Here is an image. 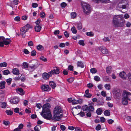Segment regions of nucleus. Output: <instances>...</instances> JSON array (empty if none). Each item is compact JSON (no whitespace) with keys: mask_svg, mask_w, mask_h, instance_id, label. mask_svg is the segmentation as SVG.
I'll list each match as a JSON object with an SVG mask.
<instances>
[{"mask_svg":"<svg viewBox=\"0 0 131 131\" xmlns=\"http://www.w3.org/2000/svg\"><path fill=\"white\" fill-rule=\"evenodd\" d=\"M77 115H79L81 117H83L85 115V113L84 112H81L80 113L77 114Z\"/></svg>","mask_w":131,"mask_h":131,"instance_id":"nucleus-51","label":"nucleus"},{"mask_svg":"<svg viewBox=\"0 0 131 131\" xmlns=\"http://www.w3.org/2000/svg\"><path fill=\"white\" fill-rule=\"evenodd\" d=\"M77 28H78V29L79 30H81L82 29V24L81 23H79L78 24V26H77Z\"/></svg>","mask_w":131,"mask_h":131,"instance_id":"nucleus-46","label":"nucleus"},{"mask_svg":"<svg viewBox=\"0 0 131 131\" xmlns=\"http://www.w3.org/2000/svg\"><path fill=\"white\" fill-rule=\"evenodd\" d=\"M2 72L3 74L5 75H7L10 73V72L8 70L3 71Z\"/></svg>","mask_w":131,"mask_h":131,"instance_id":"nucleus-40","label":"nucleus"},{"mask_svg":"<svg viewBox=\"0 0 131 131\" xmlns=\"http://www.w3.org/2000/svg\"><path fill=\"white\" fill-rule=\"evenodd\" d=\"M23 66L24 68H27L29 67L27 63L25 62H24L23 63Z\"/></svg>","mask_w":131,"mask_h":131,"instance_id":"nucleus-42","label":"nucleus"},{"mask_svg":"<svg viewBox=\"0 0 131 131\" xmlns=\"http://www.w3.org/2000/svg\"><path fill=\"white\" fill-rule=\"evenodd\" d=\"M3 123L5 125L7 126L9 125L10 122L8 121H3Z\"/></svg>","mask_w":131,"mask_h":131,"instance_id":"nucleus-53","label":"nucleus"},{"mask_svg":"<svg viewBox=\"0 0 131 131\" xmlns=\"http://www.w3.org/2000/svg\"><path fill=\"white\" fill-rule=\"evenodd\" d=\"M112 70V67L111 66L108 67L106 68V71L107 73H110Z\"/></svg>","mask_w":131,"mask_h":131,"instance_id":"nucleus-28","label":"nucleus"},{"mask_svg":"<svg viewBox=\"0 0 131 131\" xmlns=\"http://www.w3.org/2000/svg\"><path fill=\"white\" fill-rule=\"evenodd\" d=\"M126 26L128 27H129L131 25V23L129 21H127L126 24Z\"/></svg>","mask_w":131,"mask_h":131,"instance_id":"nucleus-60","label":"nucleus"},{"mask_svg":"<svg viewBox=\"0 0 131 131\" xmlns=\"http://www.w3.org/2000/svg\"><path fill=\"white\" fill-rule=\"evenodd\" d=\"M74 79V78L71 77L67 79V81L69 83H71L73 81Z\"/></svg>","mask_w":131,"mask_h":131,"instance_id":"nucleus-47","label":"nucleus"},{"mask_svg":"<svg viewBox=\"0 0 131 131\" xmlns=\"http://www.w3.org/2000/svg\"><path fill=\"white\" fill-rule=\"evenodd\" d=\"M89 106L87 105H85L82 107V110L84 111H88Z\"/></svg>","mask_w":131,"mask_h":131,"instance_id":"nucleus-31","label":"nucleus"},{"mask_svg":"<svg viewBox=\"0 0 131 131\" xmlns=\"http://www.w3.org/2000/svg\"><path fill=\"white\" fill-rule=\"evenodd\" d=\"M77 65L78 66L80 67L81 68H83L84 67L83 63L81 61H78L77 63Z\"/></svg>","mask_w":131,"mask_h":131,"instance_id":"nucleus-27","label":"nucleus"},{"mask_svg":"<svg viewBox=\"0 0 131 131\" xmlns=\"http://www.w3.org/2000/svg\"><path fill=\"white\" fill-rule=\"evenodd\" d=\"M103 41L105 42H106L107 41H110V40L109 39V38L108 37H105L103 39Z\"/></svg>","mask_w":131,"mask_h":131,"instance_id":"nucleus-54","label":"nucleus"},{"mask_svg":"<svg viewBox=\"0 0 131 131\" xmlns=\"http://www.w3.org/2000/svg\"><path fill=\"white\" fill-rule=\"evenodd\" d=\"M130 94L131 93L130 92H127L125 90L124 91L123 93V97L128 99V95H130Z\"/></svg>","mask_w":131,"mask_h":131,"instance_id":"nucleus-13","label":"nucleus"},{"mask_svg":"<svg viewBox=\"0 0 131 131\" xmlns=\"http://www.w3.org/2000/svg\"><path fill=\"white\" fill-rule=\"evenodd\" d=\"M71 18L72 19L75 18L77 16V14L75 12H72L71 13Z\"/></svg>","mask_w":131,"mask_h":131,"instance_id":"nucleus-35","label":"nucleus"},{"mask_svg":"<svg viewBox=\"0 0 131 131\" xmlns=\"http://www.w3.org/2000/svg\"><path fill=\"white\" fill-rule=\"evenodd\" d=\"M104 87L107 90H109L111 89V86L110 84H105Z\"/></svg>","mask_w":131,"mask_h":131,"instance_id":"nucleus-44","label":"nucleus"},{"mask_svg":"<svg viewBox=\"0 0 131 131\" xmlns=\"http://www.w3.org/2000/svg\"><path fill=\"white\" fill-rule=\"evenodd\" d=\"M7 66V63L5 62L1 63H0V67H6Z\"/></svg>","mask_w":131,"mask_h":131,"instance_id":"nucleus-37","label":"nucleus"},{"mask_svg":"<svg viewBox=\"0 0 131 131\" xmlns=\"http://www.w3.org/2000/svg\"><path fill=\"white\" fill-rule=\"evenodd\" d=\"M78 43L80 45L84 46L85 45L84 41L83 40H80L79 41Z\"/></svg>","mask_w":131,"mask_h":131,"instance_id":"nucleus-49","label":"nucleus"},{"mask_svg":"<svg viewBox=\"0 0 131 131\" xmlns=\"http://www.w3.org/2000/svg\"><path fill=\"white\" fill-rule=\"evenodd\" d=\"M100 122L101 123H104L105 121V119L103 117H102L100 118Z\"/></svg>","mask_w":131,"mask_h":131,"instance_id":"nucleus-58","label":"nucleus"},{"mask_svg":"<svg viewBox=\"0 0 131 131\" xmlns=\"http://www.w3.org/2000/svg\"><path fill=\"white\" fill-rule=\"evenodd\" d=\"M40 59L44 62H46L47 61L46 58L44 57L43 56H41L40 57Z\"/></svg>","mask_w":131,"mask_h":131,"instance_id":"nucleus-50","label":"nucleus"},{"mask_svg":"<svg viewBox=\"0 0 131 131\" xmlns=\"http://www.w3.org/2000/svg\"><path fill=\"white\" fill-rule=\"evenodd\" d=\"M41 126L37 125L35 126L34 128L35 131H39V130L41 129Z\"/></svg>","mask_w":131,"mask_h":131,"instance_id":"nucleus-34","label":"nucleus"},{"mask_svg":"<svg viewBox=\"0 0 131 131\" xmlns=\"http://www.w3.org/2000/svg\"><path fill=\"white\" fill-rule=\"evenodd\" d=\"M68 69L71 71H73V67L71 65L69 66L68 67Z\"/></svg>","mask_w":131,"mask_h":131,"instance_id":"nucleus-56","label":"nucleus"},{"mask_svg":"<svg viewBox=\"0 0 131 131\" xmlns=\"http://www.w3.org/2000/svg\"><path fill=\"white\" fill-rule=\"evenodd\" d=\"M6 82L4 81H3L1 82L0 83V89H3L5 88V83Z\"/></svg>","mask_w":131,"mask_h":131,"instance_id":"nucleus-25","label":"nucleus"},{"mask_svg":"<svg viewBox=\"0 0 131 131\" xmlns=\"http://www.w3.org/2000/svg\"><path fill=\"white\" fill-rule=\"evenodd\" d=\"M90 72L92 73H95L97 72V70L95 68H92L90 69Z\"/></svg>","mask_w":131,"mask_h":131,"instance_id":"nucleus-38","label":"nucleus"},{"mask_svg":"<svg viewBox=\"0 0 131 131\" xmlns=\"http://www.w3.org/2000/svg\"><path fill=\"white\" fill-rule=\"evenodd\" d=\"M17 92L21 95H23L24 94L23 90L21 88H19L16 89Z\"/></svg>","mask_w":131,"mask_h":131,"instance_id":"nucleus-18","label":"nucleus"},{"mask_svg":"<svg viewBox=\"0 0 131 131\" xmlns=\"http://www.w3.org/2000/svg\"><path fill=\"white\" fill-rule=\"evenodd\" d=\"M71 30L73 34H76L77 33V31L76 29L75 28L74 26L72 27L71 29Z\"/></svg>","mask_w":131,"mask_h":131,"instance_id":"nucleus-36","label":"nucleus"},{"mask_svg":"<svg viewBox=\"0 0 131 131\" xmlns=\"http://www.w3.org/2000/svg\"><path fill=\"white\" fill-rule=\"evenodd\" d=\"M129 17V16L128 14H125L124 16V18L125 19H128Z\"/></svg>","mask_w":131,"mask_h":131,"instance_id":"nucleus-64","label":"nucleus"},{"mask_svg":"<svg viewBox=\"0 0 131 131\" xmlns=\"http://www.w3.org/2000/svg\"><path fill=\"white\" fill-rule=\"evenodd\" d=\"M67 4L65 2H63L61 4V6L62 7H65L66 6Z\"/></svg>","mask_w":131,"mask_h":131,"instance_id":"nucleus-62","label":"nucleus"},{"mask_svg":"<svg viewBox=\"0 0 131 131\" xmlns=\"http://www.w3.org/2000/svg\"><path fill=\"white\" fill-rule=\"evenodd\" d=\"M7 105V103L5 102H3L1 104V106L3 108H6V107Z\"/></svg>","mask_w":131,"mask_h":131,"instance_id":"nucleus-30","label":"nucleus"},{"mask_svg":"<svg viewBox=\"0 0 131 131\" xmlns=\"http://www.w3.org/2000/svg\"><path fill=\"white\" fill-rule=\"evenodd\" d=\"M121 92L119 90H117L114 91L113 94L115 95L116 97L119 98L121 96Z\"/></svg>","mask_w":131,"mask_h":131,"instance_id":"nucleus-12","label":"nucleus"},{"mask_svg":"<svg viewBox=\"0 0 131 131\" xmlns=\"http://www.w3.org/2000/svg\"><path fill=\"white\" fill-rule=\"evenodd\" d=\"M12 79L11 78H9L6 80V82L8 84H10L11 83Z\"/></svg>","mask_w":131,"mask_h":131,"instance_id":"nucleus-63","label":"nucleus"},{"mask_svg":"<svg viewBox=\"0 0 131 131\" xmlns=\"http://www.w3.org/2000/svg\"><path fill=\"white\" fill-rule=\"evenodd\" d=\"M40 15V17L42 18H44L45 17V13L43 12H41Z\"/></svg>","mask_w":131,"mask_h":131,"instance_id":"nucleus-48","label":"nucleus"},{"mask_svg":"<svg viewBox=\"0 0 131 131\" xmlns=\"http://www.w3.org/2000/svg\"><path fill=\"white\" fill-rule=\"evenodd\" d=\"M104 114L106 116H110V112L109 110H106L104 112Z\"/></svg>","mask_w":131,"mask_h":131,"instance_id":"nucleus-39","label":"nucleus"},{"mask_svg":"<svg viewBox=\"0 0 131 131\" xmlns=\"http://www.w3.org/2000/svg\"><path fill=\"white\" fill-rule=\"evenodd\" d=\"M41 89L43 91H49L51 89V88L49 87V86L46 84L42 85Z\"/></svg>","mask_w":131,"mask_h":131,"instance_id":"nucleus-10","label":"nucleus"},{"mask_svg":"<svg viewBox=\"0 0 131 131\" xmlns=\"http://www.w3.org/2000/svg\"><path fill=\"white\" fill-rule=\"evenodd\" d=\"M81 4L84 13L87 15L89 14L92 10L90 5L84 2H82Z\"/></svg>","mask_w":131,"mask_h":131,"instance_id":"nucleus-6","label":"nucleus"},{"mask_svg":"<svg viewBox=\"0 0 131 131\" xmlns=\"http://www.w3.org/2000/svg\"><path fill=\"white\" fill-rule=\"evenodd\" d=\"M50 106V104L49 103L44 104L42 106V111L41 114L45 118L48 120L51 119L52 120V117L49 108Z\"/></svg>","mask_w":131,"mask_h":131,"instance_id":"nucleus-1","label":"nucleus"},{"mask_svg":"<svg viewBox=\"0 0 131 131\" xmlns=\"http://www.w3.org/2000/svg\"><path fill=\"white\" fill-rule=\"evenodd\" d=\"M37 48L38 50H42L44 49V47L42 45H39L37 46Z\"/></svg>","mask_w":131,"mask_h":131,"instance_id":"nucleus-32","label":"nucleus"},{"mask_svg":"<svg viewBox=\"0 0 131 131\" xmlns=\"http://www.w3.org/2000/svg\"><path fill=\"white\" fill-rule=\"evenodd\" d=\"M49 84L50 86L53 89H54L56 86V84L53 81H50L49 82Z\"/></svg>","mask_w":131,"mask_h":131,"instance_id":"nucleus-26","label":"nucleus"},{"mask_svg":"<svg viewBox=\"0 0 131 131\" xmlns=\"http://www.w3.org/2000/svg\"><path fill=\"white\" fill-rule=\"evenodd\" d=\"M41 27L40 25H36L35 27V31L37 32H39L41 30Z\"/></svg>","mask_w":131,"mask_h":131,"instance_id":"nucleus-21","label":"nucleus"},{"mask_svg":"<svg viewBox=\"0 0 131 131\" xmlns=\"http://www.w3.org/2000/svg\"><path fill=\"white\" fill-rule=\"evenodd\" d=\"M19 99L17 97H15L12 99L10 100V102L11 103L14 104H17L19 102Z\"/></svg>","mask_w":131,"mask_h":131,"instance_id":"nucleus-11","label":"nucleus"},{"mask_svg":"<svg viewBox=\"0 0 131 131\" xmlns=\"http://www.w3.org/2000/svg\"><path fill=\"white\" fill-rule=\"evenodd\" d=\"M101 125L100 124H98L96 127L95 129L97 130H99L101 129Z\"/></svg>","mask_w":131,"mask_h":131,"instance_id":"nucleus-55","label":"nucleus"},{"mask_svg":"<svg viewBox=\"0 0 131 131\" xmlns=\"http://www.w3.org/2000/svg\"><path fill=\"white\" fill-rule=\"evenodd\" d=\"M128 6V4L127 0H119L117 7L118 9L122 10L123 9L126 10V8ZM125 11L124 12L122 11V12L124 13L126 12Z\"/></svg>","mask_w":131,"mask_h":131,"instance_id":"nucleus-5","label":"nucleus"},{"mask_svg":"<svg viewBox=\"0 0 131 131\" xmlns=\"http://www.w3.org/2000/svg\"><path fill=\"white\" fill-rule=\"evenodd\" d=\"M98 48L101 51L102 53L104 54H107L108 53V50L105 47L100 46L98 47Z\"/></svg>","mask_w":131,"mask_h":131,"instance_id":"nucleus-9","label":"nucleus"},{"mask_svg":"<svg viewBox=\"0 0 131 131\" xmlns=\"http://www.w3.org/2000/svg\"><path fill=\"white\" fill-rule=\"evenodd\" d=\"M102 112V110L100 108H98L96 111V113L98 115H101Z\"/></svg>","mask_w":131,"mask_h":131,"instance_id":"nucleus-29","label":"nucleus"},{"mask_svg":"<svg viewBox=\"0 0 131 131\" xmlns=\"http://www.w3.org/2000/svg\"><path fill=\"white\" fill-rule=\"evenodd\" d=\"M103 80L106 82H109L110 81V80L109 78L107 77H104L103 78Z\"/></svg>","mask_w":131,"mask_h":131,"instance_id":"nucleus-43","label":"nucleus"},{"mask_svg":"<svg viewBox=\"0 0 131 131\" xmlns=\"http://www.w3.org/2000/svg\"><path fill=\"white\" fill-rule=\"evenodd\" d=\"M14 20L16 21H19L20 20V18L19 16H17L14 18Z\"/></svg>","mask_w":131,"mask_h":131,"instance_id":"nucleus-57","label":"nucleus"},{"mask_svg":"<svg viewBox=\"0 0 131 131\" xmlns=\"http://www.w3.org/2000/svg\"><path fill=\"white\" fill-rule=\"evenodd\" d=\"M36 52L35 50H32L31 52V55L32 56H34L36 55Z\"/></svg>","mask_w":131,"mask_h":131,"instance_id":"nucleus-52","label":"nucleus"},{"mask_svg":"<svg viewBox=\"0 0 131 131\" xmlns=\"http://www.w3.org/2000/svg\"><path fill=\"white\" fill-rule=\"evenodd\" d=\"M82 102V100L81 99H79L78 100H73L72 102V104H77L78 103L81 104Z\"/></svg>","mask_w":131,"mask_h":131,"instance_id":"nucleus-16","label":"nucleus"},{"mask_svg":"<svg viewBox=\"0 0 131 131\" xmlns=\"http://www.w3.org/2000/svg\"><path fill=\"white\" fill-rule=\"evenodd\" d=\"M12 72L14 74L18 75L19 74V72L18 69L15 68L13 69Z\"/></svg>","mask_w":131,"mask_h":131,"instance_id":"nucleus-20","label":"nucleus"},{"mask_svg":"<svg viewBox=\"0 0 131 131\" xmlns=\"http://www.w3.org/2000/svg\"><path fill=\"white\" fill-rule=\"evenodd\" d=\"M94 80L96 81H100V78L98 76H95L94 78Z\"/></svg>","mask_w":131,"mask_h":131,"instance_id":"nucleus-45","label":"nucleus"},{"mask_svg":"<svg viewBox=\"0 0 131 131\" xmlns=\"http://www.w3.org/2000/svg\"><path fill=\"white\" fill-rule=\"evenodd\" d=\"M86 34L88 36L90 37H92L94 36V34L91 31L89 32H86Z\"/></svg>","mask_w":131,"mask_h":131,"instance_id":"nucleus-41","label":"nucleus"},{"mask_svg":"<svg viewBox=\"0 0 131 131\" xmlns=\"http://www.w3.org/2000/svg\"><path fill=\"white\" fill-rule=\"evenodd\" d=\"M126 76L125 72L123 71L121 72L119 74V76L120 77L124 79H126Z\"/></svg>","mask_w":131,"mask_h":131,"instance_id":"nucleus-19","label":"nucleus"},{"mask_svg":"<svg viewBox=\"0 0 131 131\" xmlns=\"http://www.w3.org/2000/svg\"><path fill=\"white\" fill-rule=\"evenodd\" d=\"M31 26L29 24H27L21 28L20 33V35L22 36L24 38L25 37V36L24 35L28 31L30 28H31Z\"/></svg>","mask_w":131,"mask_h":131,"instance_id":"nucleus-7","label":"nucleus"},{"mask_svg":"<svg viewBox=\"0 0 131 131\" xmlns=\"http://www.w3.org/2000/svg\"><path fill=\"white\" fill-rule=\"evenodd\" d=\"M127 99L123 97L122 99V103L124 105H127L128 104V102Z\"/></svg>","mask_w":131,"mask_h":131,"instance_id":"nucleus-23","label":"nucleus"},{"mask_svg":"<svg viewBox=\"0 0 131 131\" xmlns=\"http://www.w3.org/2000/svg\"><path fill=\"white\" fill-rule=\"evenodd\" d=\"M41 20L40 18H38L37 21L35 22V23L36 24V25H39L40 23Z\"/></svg>","mask_w":131,"mask_h":131,"instance_id":"nucleus-61","label":"nucleus"},{"mask_svg":"<svg viewBox=\"0 0 131 131\" xmlns=\"http://www.w3.org/2000/svg\"><path fill=\"white\" fill-rule=\"evenodd\" d=\"M125 22L122 15L114 16L113 18V23L114 26L116 27H123Z\"/></svg>","mask_w":131,"mask_h":131,"instance_id":"nucleus-2","label":"nucleus"},{"mask_svg":"<svg viewBox=\"0 0 131 131\" xmlns=\"http://www.w3.org/2000/svg\"><path fill=\"white\" fill-rule=\"evenodd\" d=\"M3 42V45L5 44L6 45H8L10 43V40L9 39L7 38H6L5 39V38Z\"/></svg>","mask_w":131,"mask_h":131,"instance_id":"nucleus-22","label":"nucleus"},{"mask_svg":"<svg viewBox=\"0 0 131 131\" xmlns=\"http://www.w3.org/2000/svg\"><path fill=\"white\" fill-rule=\"evenodd\" d=\"M6 112L8 115H11L13 113V112L11 110H7L6 111Z\"/></svg>","mask_w":131,"mask_h":131,"instance_id":"nucleus-33","label":"nucleus"},{"mask_svg":"<svg viewBox=\"0 0 131 131\" xmlns=\"http://www.w3.org/2000/svg\"><path fill=\"white\" fill-rule=\"evenodd\" d=\"M60 128L61 129L62 131L65 130L66 129V127L65 126L63 125H60Z\"/></svg>","mask_w":131,"mask_h":131,"instance_id":"nucleus-59","label":"nucleus"},{"mask_svg":"<svg viewBox=\"0 0 131 131\" xmlns=\"http://www.w3.org/2000/svg\"><path fill=\"white\" fill-rule=\"evenodd\" d=\"M63 111L60 106H57L54 108L53 112V116L52 120L56 121H60L62 117Z\"/></svg>","mask_w":131,"mask_h":131,"instance_id":"nucleus-3","label":"nucleus"},{"mask_svg":"<svg viewBox=\"0 0 131 131\" xmlns=\"http://www.w3.org/2000/svg\"><path fill=\"white\" fill-rule=\"evenodd\" d=\"M109 0H93L92 1L96 3H98L100 1L102 2L105 3H107L109 2Z\"/></svg>","mask_w":131,"mask_h":131,"instance_id":"nucleus-15","label":"nucleus"},{"mask_svg":"<svg viewBox=\"0 0 131 131\" xmlns=\"http://www.w3.org/2000/svg\"><path fill=\"white\" fill-rule=\"evenodd\" d=\"M59 70L58 68L56 67L54 68V69L52 70L49 72L48 73L46 72L43 73L42 75L43 78L45 80L48 79L50 77L52 76V74H58L59 73Z\"/></svg>","mask_w":131,"mask_h":131,"instance_id":"nucleus-4","label":"nucleus"},{"mask_svg":"<svg viewBox=\"0 0 131 131\" xmlns=\"http://www.w3.org/2000/svg\"><path fill=\"white\" fill-rule=\"evenodd\" d=\"M94 109L93 106L92 104L89 105L88 111L91 113H92L94 111Z\"/></svg>","mask_w":131,"mask_h":131,"instance_id":"nucleus-17","label":"nucleus"},{"mask_svg":"<svg viewBox=\"0 0 131 131\" xmlns=\"http://www.w3.org/2000/svg\"><path fill=\"white\" fill-rule=\"evenodd\" d=\"M85 94L84 95V97H86L87 98H90L92 96L91 94L89 93V90H86L85 92Z\"/></svg>","mask_w":131,"mask_h":131,"instance_id":"nucleus-14","label":"nucleus"},{"mask_svg":"<svg viewBox=\"0 0 131 131\" xmlns=\"http://www.w3.org/2000/svg\"><path fill=\"white\" fill-rule=\"evenodd\" d=\"M39 66L38 63V62L36 61H34L32 62V64L30 66H29V67L31 69H33V70L37 68Z\"/></svg>","mask_w":131,"mask_h":131,"instance_id":"nucleus-8","label":"nucleus"},{"mask_svg":"<svg viewBox=\"0 0 131 131\" xmlns=\"http://www.w3.org/2000/svg\"><path fill=\"white\" fill-rule=\"evenodd\" d=\"M5 38L3 36L0 37V46L3 47L4 46L3 41H4Z\"/></svg>","mask_w":131,"mask_h":131,"instance_id":"nucleus-24","label":"nucleus"}]
</instances>
